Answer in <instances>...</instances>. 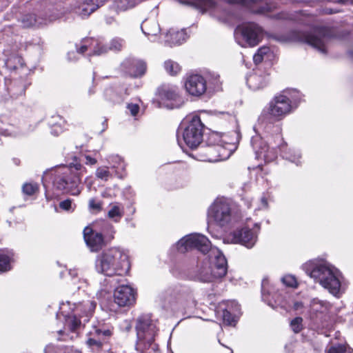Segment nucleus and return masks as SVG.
<instances>
[{
  "label": "nucleus",
  "mask_w": 353,
  "mask_h": 353,
  "mask_svg": "<svg viewBox=\"0 0 353 353\" xmlns=\"http://www.w3.org/2000/svg\"><path fill=\"white\" fill-rule=\"evenodd\" d=\"M95 269L107 276H123L130 269L128 256L117 248L103 251L97 256Z\"/></svg>",
  "instance_id": "f257e3e1"
},
{
  "label": "nucleus",
  "mask_w": 353,
  "mask_h": 353,
  "mask_svg": "<svg viewBox=\"0 0 353 353\" xmlns=\"http://www.w3.org/2000/svg\"><path fill=\"white\" fill-rule=\"evenodd\" d=\"M84 172L85 168L81 163H70L68 167L65 168L63 175L56 179L57 188L70 195L79 196L83 189L81 183Z\"/></svg>",
  "instance_id": "f03ea898"
},
{
  "label": "nucleus",
  "mask_w": 353,
  "mask_h": 353,
  "mask_svg": "<svg viewBox=\"0 0 353 353\" xmlns=\"http://www.w3.org/2000/svg\"><path fill=\"white\" fill-rule=\"evenodd\" d=\"M212 263L207 258L198 266L199 279L203 282H211L214 279L223 277L227 273V260L219 250L213 252Z\"/></svg>",
  "instance_id": "7ed1b4c3"
},
{
  "label": "nucleus",
  "mask_w": 353,
  "mask_h": 353,
  "mask_svg": "<svg viewBox=\"0 0 353 353\" xmlns=\"http://www.w3.org/2000/svg\"><path fill=\"white\" fill-rule=\"evenodd\" d=\"M308 274L334 296L339 294L341 282L336 274L325 264L316 265Z\"/></svg>",
  "instance_id": "20e7f679"
},
{
  "label": "nucleus",
  "mask_w": 353,
  "mask_h": 353,
  "mask_svg": "<svg viewBox=\"0 0 353 353\" xmlns=\"http://www.w3.org/2000/svg\"><path fill=\"white\" fill-rule=\"evenodd\" d=\"M137 345L147 349L154 341L157 332L156 325L150 316H141L137 319Z\"/></svg>",
  "instance_id": "39448f33"
},
{
  "label": "nucleus",
  "mask_w": 353,
  "mask_h": 353,
  "mask_svg": "<svg viewBox=\"0 0 353 353\" xmlns=\"http://www.w3.org/2000/svg\"><path fill=\"white\" fill-rule=\"evenodd\" d=\"M177 246L179 250L181 252L195 248L203 254L209 251L211 252L212 255L213 254V252L216 253L215 250H211V243L208 239L204 235L199 234L185 236L178 242Z\"/></svg>",
  "instance_id": "423d86ee"
},
{
  "label": "nucleus",
  "mask_w": 353,
  "mask_h": 353,
  "mask_svg": "<svg viewBox=\"0 0 353 353\" xmlns=\"http://www.w3.org/2000/svg\"><path fill=\"white\" fill-rule=\"evenodd\" d=\"M203 124L199 117L194 116L183 133V139L185 144L191 149L197 148L202 142L203 135Z\"/></svg>",
  "instance_id": "0eeeda50"
},
{
  "label": "nucleus",
  "mask_w": 353,
  "mask_h": 353,
  "mask_svg": "<svg viewBox=\"0 0 353 353\" xmlns=\"http://www.w3.org/2000/svg\"><path fill=\"white\" fill-rule=\"evenodd\" d=\"M231 208L228 202L216 200L208 210V220L220 226H224L231 221Z\"/></svg>",
  "instance_id": "6e6552de"
},
{
  "label": "nucleus",
  "mask_w": 353,
  "mask_h": 353,
  "mask_svg": "<svg viewBox=\"0 0 353 353\" xmlns=\"http://www.w3.org/2000/svg\"><path fill=\"white\" fill-rule=\"evenodd\" d=\"M201 161L217 162L228 158L230 152L219 143L216 145L206 144L199 149Z\"/></svg>",
  "instance_id": "1a4fd4ad"
},
{
  "label": "nucleus",
  "mask_w": 353,
  "mask_h": 353,
  "mask_svg": "<svg viewBox=\"0 0 353 353\" xmlns=\"http://www.w3.org/2000/svg\"><path fill=\"white\" fill-rule=\"evenodd\" d=\"M292 110L290 99L285 95L275 97L269 103L268 113L275 120H280Z\"/></svg>",
  "instance_id": "9d476101"
},
{
  "label": "nucleus",
  "mask_w": 353,
  "mask_h": 353,
  "mask_svg": "<svg viewBox=\"0 0 353 353\" xmlns=\"http://www.w3.org/2000/svg\"><path fill=\"white\" fill-rule=\"evenodd\" d=\"M60 17L59 14L52 12H39L37 14H29L25 15L21 21L22 25L25 28L40 27L48 25V23L55 21Z\"/></svg>",
  "instance_id": "9b49d317"
},
{
  "label": "nucleus",
  "mask_w": 353,
  "mask_h": 353,
  "mask_svg": "<svg viewBox=\"0 0 353 353\" xmlns=\"http://www.w3.org/2000/svg\"><path fill=\"white\" fill-rule=\"evenodd\" d=\"M252 148L257 159H262L265 162H270L276 158V151L274 148H270L268 143L260 137L253 138Z\"/></svg>",
  "instance_id": "f8f14e48"
},
{
  "label": "nucleus",
  "mask_w": 353,
  "mask_h": 353,
  "mask_svg": "<svg viewBox=\"0 0 353 353\" xmlns=\"http://www.w3.org/2000/svg\"><path fill=\"white\" fill-rule=\"evenodd\" d=\"M240 30L243 39L250 46H256L263 36L261 28L254 23L244 24Z\"/></svg>",
  "instance_id": "ddd939ff"
},
{
  "label": "nucleus",
  "mask_w": 353,
  "mask_h": 353,
  "mask_svg": "<svg viewBox=\"0 0 353 353\" xmlns=\"http://www.w3.org/2000/svg\"><path fill=\"white\" fill-rule=\"evenodd\" d=\"M114 301L119 307H126L132 305L135 301L133 289L128 285H121L115 289Z\"/></svg>",
  "instance_id": "4468645a"
},
{
  "label": "nucleus",
  "mask_w": 353,
  "mask_h": 353,
  "mask_svg": "<svg viewBox=\"0 0 353 353\" xmlns=\"http://www.w3.org/2000/svg\"><path fill=\"white\" fill-rule=\"evenodd\" d=\"M83 238L91 252H98L105 245L102 234L94 231L90 227L84 228Z\"/></svg>",
  "instance_id": "2eb2a0df"
},
{
  "label": "nucleus",
  "mask_w": 353,
  "mask_h": 353,
  "mask_svg": "<svg viewBox=\"0 0 353 353\" xmlns=\"http://www.w3.org/2000/svg\"><path fill=\"white\" fill-rule=\"evenodd\" d=\"M327 37L325 36V30H320L314 33H304L302 36V41L316 48L322 53H326L325 43Z\"/></svg>",
  "instance_id": "dca6fc26"
},
{
  "label": "nucleus",
  "mask_w": 353,
  "mask_h": 353,
  "mask_svg": "<svg viewBox=\"0 0 353 353\" xmlns=\"http://www.w3.org/2000/svg\"><path fill=\"white\" fill-rule=\"evenodd\" d=\"M185 87L190 94L201 96L206 90V81L201 75H191L187 79L185 83Z\"/></svg>",
  "instance_id": "f3484780"
},
{
  "label": "nucleus",
  "mask_w": 353,
  "mask_h": 353,
  "mask_svg": "<svg viewBox=\"0 0 353 353\" xmlns=\"http://www.w3.org/2000/svg\"><path fill=\"white\" fill-rule=\"evenodd\" d=\"M233 240L234 243L252 248L256 242L257 234L248 228H243L234 232Z\"/></svg>",
  "instance_id": "a211bd4d"
},
{
  "label": "nucleus",
  "mask_w": 353,
  "mask_h": 353,
  "mask_svg": "<svg viewBox=\"0 0 353 353\" xmlns=\"http://www.w3.org/2000/svg\"><path fill=\"white\" fill-rule=\"evenodd\" d=\"M181 3L194 6L203 13L206 12H216L220 8L214 0H181Z\"/></svg>",
  "instance_id": "6ab92c4d"
},
{
  "label": "nucleus",
  "mask_w": 353,
  "mask_h": 353,
  "mask_svg": "<svg viewBox=\"0 0 353 353\" xmlns=\"http://www.w3.org/2000/svg\"><path fill=\"white\" fill-rule=\"evenodd\" d=\"M261 0H231L233 3H241L250 7L252 12L256 14H268L276 8V5L274 2H266L264 5L259 6L256 9L251 7L252 5L257 4Z\"/></svg>",
  "instance_id": "aec40b11"
},
{
  "label": "nucleus",
  "mask_w": 353,
  "mask_h": 353,
  "mask_svg": "<svg viewBox=\"0 0 353 353\" xmlns=\"http://www.w3.org/2000/svg\"><path fill=\"white\" fill-rule=\"evenodd\" d=\"M99 7L98 0H85L81 6L75 8V12L81 17H87Z\"/></svg>",
  "instance_id": "412c9836"
},
{
  "label": "nucleus",
  "mask_w": 353,
  "mask_h": 353,
  "mask_svg": "<svg viewBox=\"0 0 353 353\" xmlns=\"http://www.w3.org/2000/svg\"><path fill=\"white\" fill-rule=\"evenodd\" d=\"M123 47V40L119 38H114L110 42L109 46L99 45L95 48L93 54L101 55L107 53L109 50L112 51H119Z\"/></svg>",
  "instance_id": "4be33fe9"
},
{
  "label": "nucleus",
  "mask_w": 353,
  "mask_h": 353,
  "mask_svg": "<svg viewBox=\"0 0 353 353\" xmlns=\"http://www.w3.org/2000/svg\"><path fill=\"white\" fill-rule=\"evenodd\" d=\"M247 83L252 90H258L266 85L267 81L262 75L252 74L248 77Z\"/></svg>",
  "instance_id": "5701e85b"
},
{
  "label": "nucleus",
  "mask_w": 353,
  "mask_h": 353,
  "mask_svg": "<svg viewBox=\"0 0 353 353\" xmlns=\"http://www.w3.org/2000/svg\"><path fill=\"white\" fill-rule=\"evenodd\" d=\"M143 32L148 36L156 37L160 32V27L155 20H146L141 25Z\"/></svg>",
  "instance_id": "b1692460"
},
{
  "label": "nucleus",
  "mask_w": 353,
  "mask_h": 353,
  "mask_svg": "<svg viewBox=\"0 0 353 353\" xmlns=\"http://www.w3.org/2000/svg\"><path fill=\"white\" fill-rule=\"evenodd\" d=\"M159 97L163 100H176L177 89L174 86L162 85L158 90Z\"/></svg>",
  "instance_id": "393cba45"
},
{
  "label": "nucleus",
  "mask_w": 353,
  "mask_h": 353,
  "mask_svg": "<svg viewBox=\"0 0 353 353\" xmlns=\"http://www.w3.org/2000/svg\"><path fill=\"white\" fill-rule=\"evenodd\" d=\"M166 37L168 38L166 40L167 42L173 45L181 44L185 41L186 33L183 30L180 31L170 30L167 34Z\"/></svg>",
  "instance_id": "a878e982"
},
{
  "label": "nucleus",
  "mask_w": 353,
  "mask_h": 353,
  "mask_svg": "<svg viewBox=\"0 0 353 353\" xmlns=\"http://www.w3.org/2000/svg\"><path fill=\"white\" fill-rule=\"evenodd\" d=\"M111 208L108 211V217L113 219L114 221H119L124 214L123 207L118 203L111 204Z\"/></svg>",
  "instance_id": "bb28decb"
},
{
  "label": "nucleus",
  "mask_w": 353,
  "mask_h": 353,
  "mask_svg": "<svg viewBox=\"0 0 353 353\" xmlns=\"http://www.w3.org/2000/svg\"><path fill=\"white\" fill-rule=\"evenodd\" d=\"M114 7L117 11H125L132 8L136 5L135 0H115Z\"/></svg>",
  "instance_id": "cd10ccee"
},
{
  "label": "nucleus",
  "mask_w": 353,
  "mask_h": 353,
  "mask_svg": "<svg viewBox=\"0 0 353 353\" xmlns=\"http://www.w3.org/2000/svg\"><path fill=\"white\" fill-rule=\"evenodd\" d=\"M133 66L135 69L131 72V74L134 77H141L145 74L146 70V63L143 61H134L133 62Z\"/></svg>",
  "instance_id": "c85d7f7f"
},
{
  "label": "nucleus",
  "mask_w": 353,
  "mask_h": 353,
  "mask_svg": "<svg viewBox=\"0 0 353 353\" xmlns=\"http://www.w3.org/2000/svg\"><path fill=\"white\" fill-rule=\"evenodd\" d=\"M65 325L69 327V328L74 331L81 324V321L77 317L76 314H68L64 315Z\"/></svg>",
  "instance_id": "c756f323"
},
{
  "label": "nucleus",
  "mask_w": 353,
  "mask_h": 353,
  "mask_svg": "<svg viewBox=\"0 0 353 353\" xmlns=\"http://www.w3.org/2000/svg\"><path fill=\"white\" fill-rule=\"evenodd\" d=\"M164 67L168 73L170 75H176L181 70V67L176 62L168 60L164 63Z\"/></svg>",
  "instance_id": "7c9ffc66"
},
{
  "label": "nucleus",
  "mask_w": 353,
  "mask_h": 353,
  "mask_svg": "<svg viewBox=\"0 0 353 353\" xmlns=\"http://www.w3.org/2000/svg\"><path fill=\"white\" fill-rule=\"evenodd\" d=\"M222 316L223 322L227 325H232L236 321V314L229 310V306H228V308L223 310Z\"/></svg>",
  "instance_id": "2f4dec72"
},
{
  "label": "nucleus",
  "mask_w": 353,
  "mask_h": 353,
  "mask_svg": "<svg viewBox=\"0 0 353 353\" xmlns=\"http://www.w3.org/2000/svg\"><path fill=\"white\" fill-rule=\"evenodd\" d=\"M10 270V258L9 256L0 253V272Z\"/></svg>",
  "instance_id": "473e14b6"
},
{
  "label": "nucleus",
  "mask_w": 353,
  "mask_h": 353,
  "mask_svg": "<svg viewBox=\"0 0 353 353\" xmlns=\"http://www.w3.org/2000/svg\"><path fill=\"white\" fill-rule=\"evenodd\" d=\"M327 353H352V350L345 345L338 344L332 345L327 350Z\"/></svg>",
  "instance_id": "72a5a7b5"
},
{
  "label": "nucleus",
  "mask_w": 353,
  "mask_h": 353,
  "mask_svg": "<svg viewBox=\"0 0 353 353\" xmlns=\"http://www.w3.org/2000/svg\"><path fill=\"white\" fill-rule=\"evenodd\" d=\"M325 309V304L323 301L318 299H313L310 303V310L314 313L323 312Z\"/></svg>",
  "instance_id": "f704fd0d"
},
{
  "label": "nucleus",
  "mask_w": 353,
  "mask_h": 353,
  "mask_svg": "<svg viewBox=\"0 0 353 353\" xmlns=\"http://www.w3.org/2000/svg\"><path fill=\"white\" fill-rule=\"evenodd\" d=\"M39 190V186L37 183H27L23 185V192L27 195H33Z\"/></svg>",
  "instance_id": "c9c22d12"
},
{
  "label": "nucleus",
  "mask_w": 353,
  "mask_h": 353,
  "mask_svg": "<svg viewBox=\"0 0 353 353\" xmlns=\"http://www.w3.org/2000/svg\"><path fill=\"white\" fill-rule=\"evenodd\" d=\"M303 319L301 317L294 318L290 323L292 330L295 333H299L303 329Z\"/></svg>",
  "instance_id": "e433bc0d"
},
{
  "label": "nucleus",
  "mask_w": 353,
  "mask_h": 353,
  "mask_svg": "<svg viewBox=\"0 0 353 353\" xmlns=\"http://www.w3.org/2000/svg\"><path fill=\"white\" fill-rule=\"evenodd\" d=\"M96 176L99 179L107 181L110 176V172L108 171L107 168L100 167L96 170Z\"/></svg>",
  "instance_id": "4c0bfd02"
},
{
  "label": "nucleus",
  "mask_w": 353,
  "mask_h": 353,
  "mask_svg": "<svg viewBox=\"0 0 353 353\" xmlns=\"http://www.w3.org/2000/svg\"><path fill=\"white\" fill-rule=\"evenodd\" d=\"M91 334L94 336L99 337L101 341L105 340L106 337H109L112 335V332L110 330H102L101 329H94V332Z\"/></svg>",
  "instance_id": "58836bf2"
},
{
  "label": "nucleus",
  "mask_w": 353,
  "mask_h": 353,
  "mask_svg": "<svg viewBox=\"0 0 353 353\" xmlns=\"http://www.w3.org/2000/svg\"><path fill=\"white\" fill-rule=\"evenodd\" d=\"M282 281L285 285L288 287L294 288L297 285V282L295 277L292 275H287L283 276L282 278Z\"/></svg>",
  "instance_id": "ea45409f"
},
{
  "label": "nucleus",
  "mask_w": 353,
  "mask_h": 353,
  "mask_svg": "<svg viewBox=\"0 0 353 353\" xmlns=\"http://www.w3.org/2000/svg\"><path fill=\"white\" fill-rule=\"evenodd\" d=\"M208 142L207 144H210V145H216L217 143L223 144L221 137L219 136V134L218 133H216V132H213L210 135V137H208Z\"/></svg>",
  "instance_id": "a19ab883"
},
{
  "label": "nucleus",
  "mask_w": 353,
  "mask_h": 353,
  "mask_svg": "<svg viewBox=\"0 0 353 353\" xmlns=\"http://www.w3.org/2000/svg\"><path fill=\"white\" fill-rule=\"evenodd\" d=\"M86 343L90 347L95 346L98 349L102 346V341L99 337H97V339L90 338L87 340Z\"/></svg>",
  "instance_id": "79ce46f5"
},
{
  "label": "nucleus",
  "mask_w": 353,
  "mask_h": 353,
  "mask_svg": "<svg viewBox=\"0 0 353 353\" xmlns=\"http://www.w3.org/2000/svg\"><path fill=\"white\" fill-rule=\"evenodd\" d=\"M88 206L91 210L100 211L101 209V203L97 202L94 199H90Z\"/></svg>",
  "instance_id": "37998d69"
},
{
  "label": "nucleus",
  "mask_w": 353,
  "mask_h": 353,
  "mask_svg": "<svg viewBox=\"0 0 353 353\" xmlns=\"http://www.w3.org/2000/svg\"><path fill=\"white\" fill-rule=\"evenodd\" d=\"M72 201L70 199H67L59 203V207L63 210L69 211L72 209Z\"/></svg>",
  "instance_id": "c03bdc74"
},
{
  "label": "nucleus",
  "mask_w": 353,
  "mask_h": 353,
  "mask_svg": "<svg viewBox=\"0 0 353 353\" xmlns=\"http://www.w3.org/2000/svg\"><path fill=\"white\" fill-rule=\"evenodd\" d=\"M92 39H86L83 41V44H82L79 48L77 47V50L80 54H83L85 51L88 50L89 48V45L88 43H89Z\"/></svg>",
  "instance_id": "a18cd8bd"
},
{
  "label": "nucleus",
  "mask_w": 353,
  "mask_h": 353,
  "mask_svg": "<svg viewBox=\"0 0 353 353\" xmlns=\"http://www.w3.org/2000/svg\"><path fill=\"white\" fill-rule=\"evenodd\" d=\"M86 306L88 307V311L86 313V316L91 315L96 307V303L93 301H87L85 303Z\"/></svg>",
  "instance_id": "49530a36"
},
{
  "label": "nucleus",
  "mask_w": 353,
  "mask_h": 353,
  "mask_svg": "<svg viewBox=\"0 0 353 353\" xmlns=\"http://www.w3.org/2000/svg\"><path fill=\"white\" fill-rule=\"evenodd\" d=\"M128 108L129 109V110L130 111L132 115L133 116H135L137 115V114L138 113L139 110V107L138 105L137 104H129L128 105Z\"/></svg>",
  "instance_id": "de8ad7c7"
},
{
  "label": "nucleus",
  "mask_w": 353,
  "mask_h": 353,
  "mask_svg": "<svg viewBox=\"0 0 353 353\" xmlns=\"http://www.w3.org/2000/svg\"><path fill=\"white\" fill-rule=\"evenodd\" d=\"M270 51V48L268 47H261L258 50L257 52L263 57L264 55L267 54Z\"/></svg>",
  "instance_id": "09e8293b"
},
{
  "label": "nucleus",
  "mask_w": 353,
  "mask_h": 353,
  "mask_svg": "<svg viewBox=\"0 0 353 353\" xmlns=\"http://www.w3.org/2000/svg\"><path fill=\"white\" fill-rule=\"evenodd\" d=\"M85 163L86 164H89V165H94L97 163V161L96 159L94 158H92V157L89 156V155H86L85 157Z\"/></svg>",
  "instance_id": "8fccbe9b"
},
{
  "label": "nucleus",
  "mask_w": 353,
  "mask_h": 353,
  "mask_svg": "<svg viewBox=\"0 0 353 353\" xmlns=\"http://www.w3.org/2000/svg\"><path fill=\"white\" fill-rule=\"evenodd\" d=\"M263 57H262L258 52H256L253 57L254 62L256 64L260 63L263 61Z\"/></svg>",
  "instance_id": "3c124183"
},
{
  "label": "nucleus",
  "mask_w": 353,
  "mask_h": 353,
  "mask_svg": "<svg viewBox=\"0 0 353 353\" xmlns=\"http://www.w3.org/2000/svg\"><path fill=\"white\" fill-rule=\"evenodd\" d=\"M303 307L301 302L297 301L294 303L293 308L296 310H299Z\"/></svg>",
  "instance_id": "603ef678"
},
{
  "label": "nucleus",
  "mask_w": 353,
  "mask_h": 353,
  "mask_svg": "<svg viewBox=\"0 0 353 353\" xmlns=\"http://www.w3.org/2000/svg\"><path fill=\"white\" fill-rule=\"evenodd\" d=\"M336 3H340V4H348L352 3L353 2V0H334Z\"/></svg>",
  "instance_id": "864d4df0"
},
{
  "label": "nucleus",
  "mask_w": 353,
  "mask_h": 353,
  "mask_svg": "<svg viewBox=\"0 0 353 353\" xmlns=\"http://www.w3.org/2000/svg\"><path fill=\"white\" fill-rule=\"evenodd\" d=\"M105 20H106V23L108 24H111L114 21V18L112 17H106Z\"/></svg>",
  "instance_id": "5fc2aeb1"
},
{
  "label": "nucleus",
  "mask_w": 353,
  "mask_h": 353,
  "mask_svg": "<svg viewBox=\"0 0 353 353\" xmlns=\"http://www.w3.org/2000/svg\"><path fill=\"white\" fill-rule=\"evenodd\" d=\"M230 304L232 306H234L236 310H238L239 309L238 304L236 303H235L234 301H231Z\"/></svg>",
  "instance_id": "6e6d98bb"
},
{
  "label": "nucleus",
  "mask_w": 353,
  "mask_h": 353,
  "mask_svg": "<svg viewBox=\"0 0 353 353\" xmlns=\"http://www.w3.org/2000/svg\"><path fill=\"white\" fill-rule=\"evenodd\" d=\"M69 273H70V274L72 276H73V277H74V276H77V271H76V270H70V272H69Z\"/></svg>",
  "instance_id": "4d7b16f0"
},
{
  "label": "nucleus",
  "mask_w": 353,
  "mask_h": 353,
  "mask_svg": "<svg viewBox=\"0 0 353 353\" xmlns=\"http://www.w3.org/2000/svg\"><path fill=\"white\" fill-rule=\"evenodd\" d=\"M261 201H262V203H263V205H264V206H267V205H268V202H267V200H266V199H265V198L263 197V198L261 199Z\"/></svg>",
  "instance_id": "13d9d810"
},
{
  "label": "nucleus",
  "mask_w": 353,
  "mask_h": 353,
  "mask_svg": "<svg viewBox=\"0 0 353 353\" xmlns=\"http://www.w3.org/2000/svg\"><path fill=\"white\" fill-rule=\"evenodd\" d=\"M103 125H105V127H104V128L101 130V132L104 131V130H105V128L107 127V121H106V120H105V121H103Z\"/></svg>",
  "instance_id": "bf43d9fd"
},
{
  "label": "nucleus",
  "mask_w": 353,
  "mask_h": 353,
  "mask_svg": "<svg viewBox=\"0 0 353 353\" xmlns=\"http://www.w3.org/2000/svg\"><path fill=\"white\" fill-rule=\"evenodd\" d=\"M326 13L332 14V13H334V12L332 10H327Z\"/></svg>",
  "instance_id": "052dcab7"
},
{
  "label": "nucleus",
  "mask_w": 353,
  "mask_h": 353,
  "mask_svg": "<svg viewBox=\"0 0 353 353\" xmlns=\"http://www.w3.org/2000/svg\"><path fill=\"white\" fill-rule=\"evenodd\" d=\"M263 288H264V281H263V283H262V292H263Z\"/></svg>",
  "instance_id": "680f3d73"
},
{
  "label": "nucleus",
  "mask_w": 353,
  "mask_h": 353,
  "mask_svg": "<svg viewBox=\"0 0 353 353\" xmlns=\"http://www.w3.org/2000/svg\"><path fill=\"white\" fill-rule=\"evenodd\" d=\"M50 347H47L46 349H45V352L47 353V350L49 349Z\"/></svg>",
  "instance_id": "e2e57ef3"
},
{
  "label": "nucleus",
  "mask_w": 353,
  "mask_h": 353,
  "mask_svg": "<svg viewBox=\"0 0 353 353\" xmlns=\"http://www.w3.org/2000/svg\"><path fill=\"white\" fill-rule=\"evenodd\" d=\"M230 353H232V350H230Z\"/></svg>",
  "instance_id": "0e129e2a"
}]
</instances>
